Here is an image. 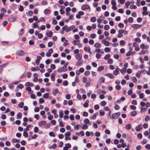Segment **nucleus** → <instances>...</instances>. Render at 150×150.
<instances>
[{"label":"nucleus","instance_id":"obj_48","mask_svg":"<svg viewBox=\"0 0 150 150\" xmlns=\"http://www.w3.org/2000/svg\"><path fill=\"white\" fill-rule=\"evenodd\" d=\"M18 88H23L24 87L23 85L22 84H20L17 87Z\"/></svg>","mask_w":150,"mask_h":150},{"label":"nucleus","instance_id":"obj_45","mask_svg":"<svg viewBox=\"0 0 150 150\" xmlns=\"http://www.w3.org/2000/svg\"><path fill=\"white\" fill-rule=\"evenodd\" d=\"M84 123L86 124H88L90 123V121L88 119H86L83 121Z\"/></svg>","mask_w":150,"mask_h":150},{"label":"nucleus","instance_id":"obj_4","mask_svg":"<svg viewBox=\"0 0 150 150\" xmlns=\"http://www.w3.org/2000/svg\"><path fill=\"white\" fill-rule=\"evenodd\" d=\"M118 34L117 35L118 38H119L123 36V30L120 29L118 31Z\"/></svg>","mask_w":150,"mask_h":150},{"label":"nucleus","instance_id":"obj_39","mask_svg":"<svg viewBox=\"0 0 150 150\" xmlns=\"http://www.w3.org/2000/svg\"><path fill=\"white\" fill-rule=\"evenodd\" d=\"M120 71L122 73H125L126 72V68L125 67H123L122 69L120 70Z\"/></svg>","mask_w":150,"mask_h":150},{"label":"nucleus","instance_id":"obj_49","mask_svg":"<svg viewBox=\"0 0 150 150\" xmlns=\"http://www.w3.org/2000/svg\"><path fill=\"white\" fill-rule=\"evenodd\" d=\"M79 77L78 76H76L74 80V81L76 82H78L79 81Z\"/></svg>","mask_w":150,"mask_h":150},{"label":"nucleus","instance_id":"obj_43","mask_svg":"<svg viewBox=\"0 0 150 150\" xmlns=\"http://www.w3.org/2000/svg\"><path fill=\"white\" fill-rule=\"evenodd\" d=\"M125 44V42L124 40H120V45H124Z\"/></svg>","mask_w":150,"mask_h":150},{"label":"nucleus","instance_id":"obj_24","mask_svg":"<svg viewBox=\"0 0 150 150\" xmlns=\"http://www.w3.org/2000/svg\"><path fill=\"white\" fill-rule=\"evenodd\" d=\"M94 47L96 48H100L101 47V45L99 43H96L94 45Z\"/></svg>","mask_w":150,"mask_h":150},{"label":"nucleus","instance_id":"obj_51","mask_svg":"<svg viewBox=\"0 0 150 150\" xmlns=\"http://www.w3.org/2000/svg\"><path fill=\"white\" fill-rule=\"evenodd\" d=\"M50 136L51 137H55V135L53 132H50L49 134Z\"/></svg>","mask_w":150,"mask_h":150},{"label":"nucleus","instance_id":"obj_40","mask_svg":"<svg viewBox=\"0 0 150 150\" xmlns=\"http://www.w3.org/2000/svg\"><path fill=\"white\" fill-rule=\"evenodd\" d=\"M57 71L59 73H61L64 71V69L63 67H60L57 70Z\"/></svg>","mask_w":150,"mask_h":150},{"label":"nucleus","instance_id":"obj_3","mask_svg":"<svg viewBox=\"0 0 150 150\" xmlns=\"http://www.w3.org/2000/svg\"><path fill=\"white\" fill-rule=\"evenodd\" d=\"M16 54L18 56L24 55H25V52L22 50H19L17 51Z\"/></svg>","mask_w":150,"mask_h":150},{"label":"nucleus","instance_id":"obj_32","mask_svg":"<svg viewBox=\"0 0 150 150\" xmlns=\"http://www.w3.org/2000/svg\"><path fill=\"white\" fill-rule=\"evenodd\" d=\"M137 113L136 111H134L130 112V115L131 116H133L137 114Z\"/></svg>","mask_w":150,"mask_h":150},{"label":"nucleus","instance_id":"obj_35","mask_svg":"<svg viewBox=\"0 0 150 150\" xmlns=\"http://www.w3.org/2000/svg\"><path fill=\"white\" fill-rule=\"evenodd\" d=\"M89 102V101L88 100H87L86 102L85 103L83 104V106L85 108L87 107L88 105V103Z\"/></svg>","mask_w":150,"mask_h":150},{"label":"nucleus","instance_id":"obj_20","mask_svg":"<svg viewBox=\"0 0 150 150\" xmlns=\"http://www.w3.org/2000/svg\"><path fill=\"white\" fill-rule=\"evenodd\" d=\"M68 64V62H67L64 65V66L63 67V69H64V72H65L67 71V65Z\"/></svg>","mask_w":150,"mask_h":150},{"label":"nucleus","instance_id":"obj_8","mask_svg":"<svg viewBox=\"0 0 150 150\" xmlns=\"http://www.w3.org/2000/svg\"><path fill=\"white\" fill-rule=\"evenodd\" d=\"M142 26V25L137 24H133L132 25V27L134 28H141Z\"/></svg>","mask_w":150,"mask_h":150},{"label":"nucleus","instance_id":"obj_21","mask_svg":"<svg viewBox=\"0 0 150 150\" xmlns=\"http://www.w3.org/2000/svg\"><path fill=\"white\" fill-rule=\"evenodd\" d=\"M119 69L118 68H116L115 70L113 71V73L115 75H117L119 72Z\"/></svg>","mask_w":150,"mask_h":150},{"label":"nucleus","instance_id":"obj_27","mask_svg":"<svg viewBox=\"0 0 150 150\" xmlns=\"http://www.w3.org/2000/svg\"><path fill=\"white\" fill-rule=\"evenodd\" d=\"M59 117L60 118H62L63 117V111H59Z\"/></svg>","mask_w":150,"mask_h":150},{"label":"nucleus","instance_id":"obj_36","mask_svg":"<svg viewBox=\"0 0 150 150\" xmlns=\"http://www.w3.org/2000/svg\"><path fill=\"white\" fill-rule=\"evenodd\" d=\"M71 132L70 131H68L64 134L65 136L69 137L71 135Z\"/></svg>","mask_w":150,"mask_h":150},{"label":"nucleus","instance_id":"obj_17","mask_svg":"<svg viewBox=\"0 0 150 150\" xmlns=\"http://www.w3.org/2000/svg\"><path fill=\"white\" fill-rule=\"evenodd\" d=\"M83 60L81 59L78 60V62L76 63V65L77 66L81 65L83 63Z\"/></svg>","mask_w":150,"mask_h":150},{"label":"nucleus","instance_id":"obj_52","mask_svg":"<svg viewBox=\"0 0 150 150\" xmlns=\"http://www.w3.org/2000/svg\"><path fill=\"white\" fill-rule=\"evenodd\" d=\"M65 146L68 149H69L71 147V145L70 144L67 143L65 144Z\"/></svg>","mask_w":150,"mask_h":150},{"label":"nucleus","instance_id":"obj_41","mask_svg":"<svg viewBox=\"0 0 150 150\" xmlns=\"http://www.w3.org/2000/svg\"><path fill=\"white\" fill-rule=\"evenodd\" d=\"M22 117V114L21 113L18 112L17 115V119H21Z\"/></svg>","mask_w":150,"mask_h":150},{"label":"nucleus","instance_id":"obj_29","mask_svg":"<svg viewBox=\"0 0 150 150\" xmlns=\"http://www.w3.org/2000/svg\"><path fill=\"white\" fill-rule=\"evenodd\" d=\"M55 75V74L54 73H52L51 74V78L52 80L53 81H54Z\"/></svg>","mask_w":150,"mask_h":150},{"label":"nucleus","instance_id":"obj_64","mask_svg":"<svg viewBox=\"0 0 150 150\" xmlns=\"http://www.w3.org/2000/svg\"><path fill=\"white\" fill-rule=\"evenodd\" d=\"M110 27L108 25H105L104 26V28L105 30H107L109 29Z\"/></svg>","mask_w":150,"mask_h":150},{"label":"nucleus","instance_id":"obj_10","mask_svg":"<svg viewBox=\"0 0 150 150\" xmlns=\"http://www.w3.org/2000/svg\"><path fill=\"white\" fill-rule=\"evenodd\" d=\"M16 17H11L8 18V21L10 22H13L16 21Z\"/></svg>","mask_w":150,"mask_h":150},{"label":"nucleus","instance_id":"obj_60","mask_svg":"<svg viewBox=\"0 0 150 150\" xmlns=\"http://www.w3.org/2000/svg\"><path fill=\"white\" fill-rule=\"evenodd\" d=\"M57 146V145L55 144H53L52 146H51L50 147V149H51V148H53L54 149L56 148Z\"/></svg>","mask_w":150,"mask_h":150},{"label":"nucleus","instance_id":"obj_23","mask_svg":"<svg viewBox=\"0 0 150 150\" xmlns=\"http://www.w3.org/2000/svg\"><path fill=\"white\" fill-rule=\"evenodd\" d=\"M51 10L48 9H46L44 10V13L46 14H48L51 13Z\"/></svg>","mask_w":150,"mask_h":150},{"label":"nucleus","instance_id":"obj_5","mask_svg":"<svg viewBox=\"0 0 150 150\" xmlns=\"http://www.w3.org/2000/svg\"><path fill=\"white\" fill-rule=\"evenodd\" d=\"M90 8V7L89 5L88 4L83 5L81 7V10L83 11L89 9Z\"/></svg>","mask_w":150,"mask_h":150},{"label":"nucleus","instance_id":"obj_54","mask_svg":"<svg viewBox=\"0 0 150 150\" xmlns=\"http://www.w3.org/2000/svg\"><path fill=\"white\" fill-rule=\"evenodd\" d=\"M132 54V52L131 51H128L126 54V55L127 56H130Z\"/></svg>","mask_w":150,"mask_h":150},{"label":"nucleus","instance_id":"obj_25","mask_svg":"<svg viewBox=\"0 0 150 150\" xmlns=\"http://www.w3.org/2000/svg\"><path fill=\"white\" fill-rule=\"evenodd\" d=\"M33 28H37L38 29L40 28L39 26L38 25V23H34L33 24Z\"/></svg>","mask_w":150,"mask_h":150},{"label":"nucleus","instance_id":"obj_19","mask_svg":"<svg viewBox=\"0 0 150 150\" xmlns=\"http://www.w3.org/2000/svg\"><path fill=\"white\" fill-rule=\"evenodd\" d=\"M105 75L110 79H113L114 78V76L113 75L111 74H106Z\"/></svg>","mask_w":150,"mask_h":150},{"label":"nucleus","instance_id":"obj_28","mask_svg":"<svg viewBox=\"0 0 150 150\" xmlns=\"http://www.w3.org/2000/svg\"><path fill=\"white\" fill-rule=\"evenodd\" d=\"M104 69V67L103 66H101L99 67L97 69L98 71H100L103 70Z\"/></svg>","mask_w":150,"mask_h":150},{"label":"nucleus","instance_id":"obj_14","mask_svg":"<svg viewBox=\"0 0 150 150\" xmlns=\"http://www.w3.org/2000/svg\"><path fill=\"white\" fill-rule=\"evenodd\" d=\"M132 127L130 124H128L125 127V129L127 130L131 129Z\"/></svg>","mask_w":150,"mask_h":150},{"label":"nucleus","instance_id":"obj_57","mask_svg":"<svg viewBox=\"0 0 150 150\" xmlns=\"http://www.w3.org/2000/svg\"><path fill=\"white\" fill-rule=\"evenodd\" d=\"M80 125H77L74 127V129H75L76 130H78L79 129V128Z\"/></svg>","mask_w":150,"mask_h":150},{"label":"nucleus","instance_id":"obj_42","mask_svg":"<svg viewBox=\"0 0 150 150\" xmlns=\"http://www.w3.org/2000/svg\"><path fill=\"white\" fill-rule=\"evenodd\" d=\"M49 94L48 93H45L43 95V97L45 98H48Z\"/></svg>","mask_w":150,"mask_h":150},{"label":"nucleus","instance_id":"obj_44","mask_svg":"<svg viewBox=\"0 0 150 150\" xmlns=\"http://www.w3.org/2000/svg\"><path fill=\"white\" fill-rule=\"evenodd\" d=\"M90 36L92 38H94L96 37V35L95 33H93L90 35Z\"/></svg>","mask_w":150,"mask_h":150},{"label":"nucleus","instance_id":"obj_34","mask_svg":"<svg viewBox=\"0 0 150 150\" xmlns=\"http://www.w3.org/2000/svg\"><path fill=\"white\" fill-rule=\"evenodd\" d=\"M131 4V3L129 1L125 3V7L126 8H128V6H129Z\"/></svg>","mask_w":150,"mask_h":150},{"label":"nucleus","instance_id":"obj_38","mask_svg":"<svg viewBox=\"0 0 150 150\" xmlns=\"http://www.w3.org/2000/svg\"><path fill=\"white\" fill-rule=\"evenodd\" d=\"M110 57V54H108L105 55L104 57V58L105 59H108Z\"/></svg>","mask_w":150,"mask_h":150},{"label":"nucleus","instance_id":"obj_62","mask_svg":"<svg viewBox=\"0 0 150 150\" xmlns=\"http://www.w3.org/2000/svg\"><path fill=\"white\" fill-rule=\"evenodd\" d=\"M87 79L86 78L84 77L83 78L82 81L84 83H86L87 82Z\"/></svg>","mask_w":150,"mask_h":150},{"label":"nucleus","instance_id":"obj_56","mask_svg":"<svg viewBox=\"0 0 150 150\" xmlns=\"http://www.w3.org/2000/svg\"><path fill=\"white\" fill-rule=\"evenodd\" d=\"M140 105L142 107H143L145 106L146 103L144 102H140Z\"/></svg>","mask_w":150,"mask_h":150},{"label":"nucleus","instance_id":"obj_13","mask_svg":"<svg viewBox=\"0 0 150 150\" xmlns=\"http://www.w3.org/2000/svg\"><path fill=\"white\" fill-rule=\"evenodd\" d=\"M25 85L26 86H30L32 87L33 86V84L32 83H30L29 82H27L25 83Z\"/></svg>","mask_w":150,"mask_h":150},{"label":"nucleus","instance_id":"obj_15","mask_svg":"<svg viewBox=\"0 0 150 150\" xmlns=\"http://www.w3.org/2000/svg\"><path fill=\"white\" fill-rule=\"evenodd\" d=\"M84 50L87 52L90 53L91 52L90 48L89 47H84Z\"/></svg>","mask_w":150,"mask_h":150},{"label":"nucleus","instance_id":"obj_31","mask_svg":"<svg viewBox=\"0 0 150 150\" xmlns=\"http://www.w3.org/2000/svg\"><path fill=\"white\" fill-rule=\"evenodd\" d=\"M33 125H29L26 126V127L25 129H24V131H27L29 130V128L30 127H33Z\"/></svg>","mask_w":150,"mask_h":150},{"label":"nucleus","instance_id":"obj_2","mask_svg":"<svg viewBox=\"0 0 150 150\" xmlns=\"http://www.w3.org/2000/svg\"><path fill=\"white\" fill-rule=\"evenodd\" d=\"M120 113L119 112L115 113L112 114V119H117L120 115Z\"/></svg>","mask_w":150,"mask_h":150},{"label":"nucleus","instance_id":"obj_58","mask_svg":"<svg viewBox=\"0 0 150 150\" xmlns=\"http://www.w3.org/2000/svg\"><path fill=\"white\" fill-rule=\"evenodd\" d=\"M88 115V113L86 112H84L83 113V116L85 117H86Z\"/></svg>","mask_w":150,"mask_h":150},{"label":"nucleus","instance_id":"obj_16","mask_svg":"<svg viewBox=\"0 0 150 150\" xmlns=\"http://www.w3.org/2000/svg\"><path fill=\"white\" fill-rule=\"evenodd\" d=\"M46 34L47 35L50 37H51L52 36V32L51 31L47 32Z\"/></svg>","mask_w":150,"mask_h":150},{"label":"nucleus","instance_id":"obj_59","mask_svg":"<svg viewBox=\"0 0 150 150\" xmlns=\"http://www.w3.org/2000/svg\"><path fill=\"white\" fill-rule=\"evenodd\" d=\"M130 8H131V9H136L137 8V7L135 5H131L130 6Z\"/></svg>","mask_w":150,"mask_h":150},{"label":"nucleus","instance_id":"obj_7","mask_svg":"<svg viewBox=\"0 0 150 150\" xmlns=\"http://www.w3.org/2000/svg\"><path fill=\"white\" fill-rule=\"evenodd\" d=\"M102 42L105 46H108L110 45V42L107 41L105 39H103L102 40Z\"/></svg>","mask_w":150,"mask_h":150},{"label":"nucleus","instance_id":"obj_55","mask_svg":"<svg viewBox=\"0 0 150 150\" xmlns=\"http://www.w3.org/2000/svg\"><path fill=\"white\" fill-rule=\"evenodd\" d=\"M108 62L109 64H111L112 63L113 61L112 59H109L108 60Z\"/></svg>","mask_w":150,"mask_h":150},{"label":"nucleus","instance_id":"obj_11","mask_svg":"<svg viewBox=\"0 0 150 150\" xmlns=\"http://www.w3.org/2000/svg\"><path fill=\"white\" fill-rule=\"evenodd\" d=\"M82 54H76L75 55V57L76 59L78 60L81 59L82 58Z\"/></svg>","mask_w":150,"mask_h":150},{"label":"nucleus","instance_id":"obj_12","mask_svg":"<svg viewBox=\"0 0 150 150\" xmlns=\"http://www.w3.org/2000/svg\"><path fill=\"white\" fill-rule=\"evenodd\" d=\"M98 115V113H96L94 114L91 117H90V119L91 120H95L96 119V118L97 116Z\"/></svg>","mask_w":150,"mask_h":150},{"label":"nucleus","instance_id":"obj_22","mask_svg":"<svg viewBox=\"0 0 150 150\" xmlns=\"http://www.w3.org/2000/svg\"><path fill=\"white\" fill-rule=\"evenodd\" d=\"M141 109L140 112H144L146 111L147 110V108L146 107H142L140 108Z\"/></svg>","mask_w":150,"mask_h":150},{"label":"nucleus","instance_id":"obj_1","mask_svg":"<svg viewBox=\"0 0 150 150\" xmlns=\"http://www.w3.org/2000/svg\"><path fill=\"white\" fill-rule=\"evenodd\" d=\"M75 27V26L74 25H72L68 27L67 25H65L63 27L62 29L67 32L71 30L72 29H74Z\"/></svg>","mask_w":150,"mask_h":150},{"label":"nucleus","instance_id":"obj_6","mask_svg":"<svg viewBox=\"0 0 150 150\" xmlns=\"http://www.w3.org/2000/svg\"><path fill=\"white\" fill-rule=\"evenodd\" d=\"M142 129V125H139L135 127V130L137 132H139Z\"/></svg>","mask_w":150,"mask_h":150},{"label":"nucleus","instance_id":"obj_9","mask_svg":"<svg viewBox=\"0 0 150 150\" xmlns=\"http://www.w3.org/2000/svg\"><path fill=\"white\" fill-rule=\"evenodd\" d=\"M46 124V122L45 121H42L38 122V125L40 126H42L43 125H45Z\"/></svg>","mask_w":150,"mask_h":150},{"label":"nucleus","instance_id":"obj_47","mask_svg":"<svg viewBox=\"0 0 150 150\" xmlns=\"http://www.w3.org/2000/svg\"><path fill=\"white\" fill-rule=\"evenodd\" d=\"M99 111H100L99 114L100 116H103L105 115V112H104L102 111V110H100Z\"/></svg>","mask_w":150,"mask_h":150},{"label":"nucleus","instance_id":"obj_26","mask_svg":"<svg viewBox=\"0 0 150 150\" xmlns=\"http://www.w3.org/2000/svg\"><path fill=\"white\" fill-rule=\"evenodd\" d=\"M12 141L14 143H19L20 142V140H18L17 139L15 138H13L12 139Z\"/></svg>","mask_w":150,"mask_h":150},{"label":"nucleus","instance_id":"obj_50","mask_svg":"<svg viewBox=\"0 0 150 150\" xmlns=\"http://www.w3.org/2000/svg\"><path fill=\"white\" fill-rule=\"evenodd\" d=\"M24 103L23 102L20 103L18 105V106L21 108H22L23 106Z\"/></svg>","mask_w":150,"mask_h":150},{"label":"nucleus","instance_id":"obj_33","mask_svg":"<svg viewBox=\"0 0 150 150\" xmlns=\"http://www.w3.org/2000/svg\"><path fill=\"white\" fill-rule=\"evenodd\" d=\"M105 80V79L103 77H101L99 78V81L101 83H103Z\"/></svg>","mask_w":150,"mask_h":150},{"label":"nucleus","instance_id":"obj_53","mask_svg":"<svg viewBox=\"0 0 150 150\" xmlns=\"http://www.w3.org/2000/svg\"><path fill=\"white\" fill-rule=\"evenodd\" d=\"M132 81L134 82V83H136L137 82V79H136V78L135 77H132Z\"/></svg>","mask_w":150,"mask_h":150},{"label":"nucleus","instance_id":"obj_37","mask_svg":"<svg viewBox=\"0 0 150 150\" xmlns=\"http://www.w3.org/2000/svg\"><path fill=\"white\" fill-rule=\"evenodd\" d=\"M104 51L106 52H109L110 50V48L108 47H106L104 48Z\"/></svg>","mask_w":150,"mask_h":150},{"label":"nucleus","instance_id":"obj_18","mask_svg":"<svg viewBox=\"0 0 150 150\" xmlns=\"http://www.w3.org/2000/svg\"><path fill=\"white\" fill-rule=\"evenodd\" d=\"M79 42V40H74L72 42V43L74 45H77L78 43Z\"/></svg>","mask_w":150,"mask_h":150},{"label":"nucleus","instance_id":"obj_46","mask_svg":"<svg viewBox=\"0 0 150 150\" xmlns=\"http://www.w3.org/2000/svg\"><path fill=\"white\" fill-rule=\"evenodd\" d=\"M23 135L25 137H28V134L26 132V131L23 130Z\"/></svg>","mask_w":150,"mask_h":150},{"label":"nucleus","instance_id":"obj_61","mask_svg":"<svg viewBox=\"0 0 150 150\" xmlns=\"http://www.w3.org/2000/svg\"><path fill=\"white\" fill-rule=\"evenodd\" d=\"M38 130H39V129H38V127H34V132L35 133H36L38 131Z\"/></svg>","mask_w":150,"mask_h":150},{"label":"nucleus","instance_id":"obj_30","mask_svg":"<svg viewBox=\"0 0 150 150\" xmlns=\"http://www.w3.org/2000/svg\"><path fill=\"white\" fill-rule=\"evenodd\" d=\"M96 20V18L95 17H93L91 18L90 21L92 22H95Z\"/></svg>","mask_w":150,"mask_h":150},{"label":"nucleus","instance_id":"obj_63","mask_svg":"<svg viewBox=\"0 0 150 150\" xmlns=\"http://www.w3.org/2000/svg\"><path fill=\"white\" fill-rule=\"evenodd\" d=\"M63 85L64 86H67L68 84V82L67 81H65L63 82Z\"/></svg>","mask_w":150,"mask_h":150}]
</instances>
